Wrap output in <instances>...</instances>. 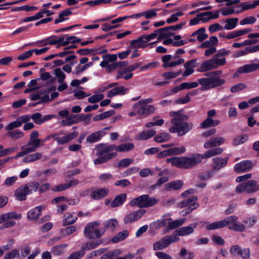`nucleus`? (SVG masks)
Returning a JSON list of instances; mask_svg holds the SVG:
<instances>
[{"instance_id":"1","label":"nucleus","mask_w":259,"mask_h":259,"mask_svg":"<svg viewBox=\"0 0 259 259\" xmlns=\"http://www.w3.org/2000/svg\"><path fill=\"white\" fill-rule=\"evenodd\" d=\"M169 115L172 117L171 120L172 125L168 129L170 133H177L179 136H183L192 129V123L187 122L188 116L181 111H171Z\"/></svg>"},{"instance_id":"2","label":"nucleus","mask_w":259,"mask_h":259,"mask_svg":"<svg viewBox=\"0 0 259 259\" xmlns=\"http://www.w3.org/2000/svg\"><path fill=\"white\" fill-rule=\"evenodd\" d=\"M173 166L183 169H190L201 162L200 154L195 153L188 156L172 157L166 159Z\"/></svg>"},{"instance_id":"3","label":"nucleus","mask_w":259,"mask_h":259,"mask_svg":"<svg viewBox=\"0 0 259 259\" xmlns=\"http://www.w3.org/2000/svg\"><path fill=\"white\" fill-rule=\"evenodd\" d=\"M222 71L218 70L207 73V78H202L198 79V82L202 87L200 90L203 91L212 89L221 85L225 83V80L221 79L220 75Z\"/></svg>"},{"instance_id":"4","label":"nucleus","mask_w":259,"mask_h":259,"mask_svg":"<svg viewBox=\"0 0 259 259\" xmlns=\"http://www.w3.org/2000/svg\"><path fill=\"white\" fill-rule=\"evenodd\" d=\"M238 218L236 216L233 215L227 217L225 219L212 223L206 226L207 230H211L217 229L222 228L228 225H230L229 228L231 229L235 230L236 231H242L243 227L237 224V220Z\"/></svg>"},{"instance_id":"5","label":"nucleus","mask_w":259,"mask_h":259,"mask_svg":"<svg viewBox=\"0 0 259 259\" xmlns=\"http://www.w3.org/2000/svg\"><path fill=\"white\" fill-rule=\"evenodd\" d=\"M134 148L135 145L132 143H127L118 146L114 144L101 145L99 146L97 148V155H102L105 153L110 152L113 150H115L119 152H127L132 150Z\"/></svg>"},{"instance_id":"6","label":"nucleus","mask_w":259,"mask_h":259,"mask_svg":"<svg viewBox=\"0 0 259 259\" xmlns=\"http://www.w3.org/2000/svg\"><path fill=\"white\" fill-rule=\"evenodd\" d=\"M158 200L154 197H150L148 195H143L132 199L130 205L131 206H138L139 208H147L157 204Z\"/></svg>"},{"instance_id":"7","label":"nucleus","mask_w":259,"mask_h":259,"mask_svg":"<svg viewBox=\"0 0 259 259\" xmlns=\"http://www.w3.org/2000/svg\"><path fill=\"white\" fill-rule=\"evenodd\" d=\"M21 218L22 215L15 211L0 215V224H3L2 228H8L15 226L16 224L15 220H19Z\"/></svg>"},{"instance_id":"8","label":"nucleus","mask_w":259,"mask_h":259,"mask_svg":"<svg viewBox=\"0 0 259 259\" xmlns=\"http://www.w3.org/2000/svg\"><path fill=\"white\" fill-rule=\"evenodd\" d=\"M100 223L98 222H94L89 223L84 228L83 232L85 236L89 239H95L101 237L105 231L98 229Z\"/></svg>"},{"instance_id":"9","label":"nucleus","mask_w":259,"mask_h":259,"mask_svg":"<svg viewBox=\"0 0 259 259\" xmlns=\"http://www.w3.org/2000/svg\"><path fill=\"white\" fill-rule=\"evenodd\" d=\"M180 240V238L176 235H166L163 237L160 241L153 244V247L154 250H161L167 247L170 243Z\"/></svg>"},{"instance_id":"10","label":"nucleus","mask_w":259,"mask_h":259,"mask_svg":"<svg viewBox=\"0 0 259 259\" xmlns=\"http://www.w3.org/2000/svg\"><path fill=\"white\" fill-rule=\"evenodd\" d=\"M145 212L146 210L142 209L130 212L125 215L123 222L124 224H128L136 222L140 219Z\"/></svg>"},{"instance_id":"11","label":"nucleus","mask_w":259,"mask_h":259,"mask_svg":"<svg viewBox=\"0 0 259 259\" xmlns=\"http://www.w3.org/2000/svg\"><path fill=\"white\" fill-rule=\"evenodd\" d=\"M46 92V90L41 89L38 91L37 92L30 95V99L32 101L39 100V101L37 103H35L34 105L50 102L49 95L48 94H45Z\"/></svg>"},{"instance_id":"12","label":"nucleus","mask_w":259,"mask_h":259,"mask_svg":"<svg viewBox=\"0 0 259 259\" xmlns=\"http://www.w3.org/2000/svg\"><path fill=\"white\" fill-rule=\"evenodd\" d=\"M153 35H143L136 39L132 40L130 44L135 48H145L148 45L147 44L152 39Z\"/></svg>"},{"instance_id":"13","label":"nucleus","mask_w":259,"mask_h":259,"mask_svg":"<svg viewBox=\"0 0 259 259\" xmlns=\"http://www.w3.org/2000/svg\"><path fill=\"white\" fill-rule=\"evenodd\" d=\"M173 59V56L171 55H166L163 56L162 58V61L163 62V67L164 68H171L175 67L177 65H179L182 64L184 62V59L182 58H179L177 60H175L171 62H169V61L171 59Z\"/></svg>"},{"instance_id":"14","label":"nucleus","mask_w":259,"mask_h":259,"mask_svg":"<svg viewBox=\"0 0 259 259\" xmlns=\"http://www.w3.org/2000/svg\"><path fill=\"white\" fill-rule=\"evenodd\" d=\"M225 139L222 137H215L210 138L204 144L205 149L217 147L224 143Z\"/></svg>"},{"instance_id":"15","label":"nucleus","mask_w":259,"mask_h":259,"mask_svg":"<svg viewBox=\"0 0 259 259\" xmlns=\"http://www.w3.org/2000/svg\"><path fill=\"white\" fill-rule=\"evenodd\" d=\"M259 191V186L255 180H248L244 182V192L247 193H253Z\"/></svg>"},{"instance_id":"16","label":"nucleus","mask_w":259,"mask_h":259,"mask_svg":"<svg viewBox=\"0 0 259 259\" xmlns=\"http://www.w3.org/2000/svg\"><path fill=\"white\" fill-rule=\"evenodd\" d=\"M78 133L77 132L70 133L63 137L58 136V135L57 134V137H55V141L57 142L58 144L63 145L67 143L73 139L76 138L78 136Z\"/></svg>"},{"instance_id":"17","label":"nucleus","mask_w":259,"mask_h":259,"mask_svg":"<svg viewBox=\"0 0 259 259\" xmlns=\"http://www.w3.org/2000/svg\"><path fill=\"white\" fill-rule=\"evenodd\" d=\"M229 157L224 158L220 157L213 158L212 161V168L215 170H219L226 166Z\"/></svg>"},{"instance_id":"18","label":"nucleus","mask_w":259,"mask_h":259,"mask_svg":"<svg viewBox=\"0 0 259 259\" xmlns=\"http://www.w3.org/2000/svg\"><path fill=\"white\" fill-rule=\"evenodd\" d=\"M197 223L192 224L189 226L182 227L176 231L177 236H185L192 234L196 228Z\"/></svg>"},{"instance_id":"19","label":"nucleus","mask_w":259,"mask_h":259,"mask_svg":"<svg viewBox=\"0 0 259 259\" xmlns=\"http://www.w3.org/2000/svg\"><path fill=\"white\" fill-rule=\"evenodd\" d=\"M198 197L196 196H193L187 199L184 200L179 203V206L180 208L186 207H195L197 208L199 204L197 202Z\"/></svg>"},{"instance_id":"20","label":"nucleus","mask_w":259,"mask_h":259,"mask_svg":"<svg viewBox=\"0 0 259 259\" xmlns=\"http://www.w3.org/2000/svg\"><path fill=\"white\" fill-rule=\"evenodd\" d=\"M99 157L94 160V162L96 165L101 164L115 157L116 153H105L102 155H98Z\"/></svg>"},{"instance_id":"21","label":"nucleus","mask_w":259,"mask_h":259,"mask_svg":"<svg viewBox=\"0 0 259 259\" xmlns=\"http://www.w3.org/2000/svg\"><path fill=\"white\" fill-rule=\"evenodd\" d=\"M219 17V11H215L213 13L212 11L205 12L202 13L197 14V17L202 18V21L203 22H206L210 19H217Z\"/></svg>"},{"instance_id":"22","label":"nucleus","mask_w":259,"mask_h":259,"mask_svg":"<svg viewBox=\"0 0 259 259\" xmlns=\"http://www.w3.org/2000/svg\"><path fill=\"white\" fill-rule=\"evenodd\" d=\"M28 190L25 185L22 186L15 190V196L20 201L25 200L26 199V196L29 194Z\"/></svg>"},{"instance_id":"23","label":"nucleus","mask_w":259,"mask_h":259,"mask_svg":"<svg viewBox=\"0 0 259 259\" xmlns=\"http://www.w3.org/2000/svg\"><path fill=\"white\" fill-rule=\"evenodd\" d=\"M27 118L26 117H24V115L19 117L15 121L10 123L6 127V130L11 131L15 128L21 126L23 123L27 122V120H28Z\"/></svg>"},{"instance_id":"24","label":"nucleus","mask_w":259,"mask_h":259,"mask_svg":"<svg viewBox=\"0 0 259 259\" xmlns=\"http://www.w3.org/2000/svg\"><path fill=\"white\" fill-rule=\"evenodd\" d=\"M128 89L123 86H117L109 91L107 97L109 98H112L113 96L118 95H124L126 93Z\"/></svg>"},{"instance_id":"25","label":"nucleus","mask_w":259,"mask_h":259,"mask_svg":"<svg viewBox=\"0 0 259 259\" xmlns=\"http://www.w3.org/2000/svg\"><path fill=\"white\" fill-rule=\"evenodd\" d=\"M105 134L106 133L104 130L96 132L88 136L87 141L90 143H96L99 141Z\"/></svg>"},{"instance_id":"26","label":"nucleus","mask_w":259,"mask_h":259,"mask_svg":"<svg viewBox=\"0 0 259 259\" xmlns=\"http://www.w3.org/2000/svg\"><path fill=\"white\" fill-rule=\"evenodd\" d=\"M224 151V149L221 147L215 148H211L210 150L206 151L203 154H201V160L203 159L208 158L211 157L219 155L221 154Z\"/></svg>"},{"instance_id":"27","label":"nucleus","mask_w":259,"mask_h":259,"mask_svg":"<svg viewBox=\"0 0 259 259\" xmlns=\"http://www.w3.org/2000/svg\"><path fill=\"white\" fill-rule=\"evenodd\" d=\"M109 190L107 188H101L92 192L91 194V197L94 199L97 200L105 197L108 193Z\"/></svg>"},{"instance_id":"28","label":"nucleus","mask_w":259,"mask_h":259,"mask_svg":"<svg viewBox=\"0 0 259 259\" xmlns=\"http://www.w3.org/2000/svg\"><path fill=\"white\" fill-rule=\"evenodd\" d=\"M44 207V206H38L29 211L27 213L28 219L30 220L37 219L41 214V211Z\"/></svg>"},{"instance_id":"29","label":"nucleus","mask_w":259,"mask_h":259,"mask_svg":"<svg viewBox=\"0 0 259 259\" xmlns=\"http://www.w3.org/2000/svg\"><path fill=\"white\" fill-rule=\"evenodd\" d=\"M63 40V37H58L56 36L53 35L47 37L46 39H42L39 42L42 43V46H46L48 45H55L60 44Z\"/></svg>"},{"instance_id":"30","label":"nucleus","mask_w":259,"mask_h":259,"mask_svg":"<svg viewBox=\"0 0 259 259\" xmlns=\"http://www.w3.org/2000/svg\"><path fill=\"white\" fill-rule=\"evenodd\" d=\"M155 110V107L152 105L143 106L139 108L137 113L140 115L147 116L149 114L154 113Z\"/></svg>"},{"instance_id":"31","label":"nucleus","mask_w":259,"mask_h":259,"mask_svg":"<svg viewBox=\"0 0 259 259\" xmlns=\"http://www.w3.org/2000/svg\"><path fill=\"white\" fill-rule=\"evenodd\" d=\"M156 134V132L154 130L143 131L138 134L136 139L138 140H147L155 136Z\"/></svg>"},{"instance_id":"32","label":"nucleus","mask_w":259,"mask_h":259,"mask_svg":"<svg viewBox=\"0 0 259 259\" xmlns=\"http://www.w3.org/2000/svg\"><path fill=\"white\" fill-rule=\"evenodd\" d=\"M218 45V39L215 36H212L209 37V40L202 42L200 47L202 48H209L215 47Z\"/></svg>"},{"instance_id":"33","label":"nucleus","mask_w":259,"mask_h":259,"mask_svg":"<svg viewBox=\"0 0 259 259\" xmlns=\"http://www.w3.org/2000/svg\"><path fill=\"white\" fill-rule=\"evenodd\" d=\"M42 145V144H38L28 141L26 145H24L21 147V149H24L27 154H28V153L35 151L38 147Z\"/></svg>"},{"instance_id":"34","label":"nucleus","mask_w":259,"mask_h":259,"mask_svg":"<svg viewBox=\"0 0 259 259\" xmlns=\"http://www.w3.org/2000/svg\"><path fill=\"white\" fill-rule=\"evenodd\" d=\"M75 115L73 114L71 115L70 118L68 119V122L69 124H72L74 123L79 122L82 121L89 120L91 117V114L84 115L83 114H80L77 115V117L75 120H73L72 118L74 117Z\"/></svg>"},{"instance_id":"35","label":"nucleus","mask_w":259,"mask_h":259,"mask_svg":"<svg viewBox=\"0 0 259 259\" xmlns=\"http://www.w3.org/2000/svg\"><path fill=\"white\" fill-rule=\"evenodd\" d=\"M126 199V194L125 193H121L117 196L112 201L111 206L112 207H116L121 205Z\"/></svg>"},{"instance_id":"36","label":"nucleus","mask_w":259,"mask_h":259,"mask_svg":"<svg viewBox=\"0 0 259 259\" xmlns=\"http://www.w3.org/2000/svg\"><path fill=\"white\" fill-rule=\"evenodd\" d=\"M60 37H63V40L60 43V44L58 45V47L60 46H65L70 43L75 44L81 40L80 38H77L76 36H70L65 38L66 35H64Z\"/></svg>"},{"instance_id":"37","label":"nucleus","mask_w":259,"mask_h":259,"mask_svg":"<svg viewBox=\"0 0 259 259\" xmlns=\"http://www.w3.org/2000/svg\"><path fill=\"white\" fill-rule=\"evenodd\" d=\"M183 184L181 181H174L166 184L164 186V189L166 191H170L171 189L179 190L182 187Z\"/></svg>"},{"instance_id":"38","label":"nucleus","mask_w":259,"mask_h":259,"mask_svg":"<svg viewBox=\"0 0 259 259\" xmlns=\"http://www.w3.org/2000/svg\"><path fill=\"white\" fill-rule=\"evenodd\" d=\"M194 64L195 61L194 60H190L185 63L184 66L186 70L183 73V76H188L194 72V70L193 68L195 67Z\"/></svg>"},{"instance_id":"39","label":"nucleus","mask_w":259,"mask_h":259,"mask_svg":"<svg viewBox=\"0 0 259 259\" xmlns=\"http://www.w3.org/2000/svg\"><path fill=\"white\" fill-rule=\"evenodd\" d=\"M238 21L237 18H229L222 22V23H226L224 29L231 30L234 29L237 25Z\"/></svg>"},{"instance_id":"40","label":"nucleus","mask_w":259,"mask_h":259,"mask_svg":"<svg viewBox=\"0 0 259 259\" xmlns=\"http://www.w3.org/2000/svg\"><path fill=\"white\" fill-rule=\"evenodd\" d=\"M129 235L127 230H124L117 234L111 239L113 243H117L125 239Z\"/></svg>"},{"instance_id":"41","label":"nucleus","mask_w":259,"mask_h":259,"mask_svg":"<svg viewBox=\"0 0 259 259\" xmlns=\"http://www.w3.org/2000/svg\"><path fill=\"white\" fill-rule=\"evenodd\" d=\"M121 254L120 249H114L103 254L100 259H114Z\"/></svg>"},{"instance_id":"42","label":"nucleus","mask_w":259,"mask_h":259,"mask_svg":"<svg viewBox=\"0 0 259 259\" xmlns=\"http://www.w3.org/2000/svg\"><path fill=\"white\" fill-rule=\"evenodd\" d=\"M213 63L212 59L204 61L201 64L200 71L205 72L215 69Z\"/></svg>"},{"instance_id":"43","label":"nucleus","mask_w":259,"mask_h":259,"mask_svg":"<svg viewBox=\"0 0 259 259\" xmlns=\"http://www.w3.org/2000/svg\"><path fill=\"white\" fill-rule=\"evenodd\" d=\"M42 155L41 153H34L31 154L25 157L23 159V162L25 163L32 162L34 161L39 160L41 158Z\"/></svg>"},{"instance_id":"44","label":"nucleus","mask_w":259,"mask_h":259,"mask_svg":"<svg viewBox=\"0 0 259 259\" xmlns=\"http://www.w3.org/2000/svg\"><path fill=\"white\" fill-rule=\"evenodd\" d=\"M24 117H28L27 118L28 120H27V122H29L31 119H32L35 123L41 124L43 123L42 118L41 117V115L39 113H35L32 115H24Z\"/></svg>"},{"instance_id":"45","label":"nucleus","mask_w":259,"mask_h":259,"mask_svg":"<svg viewBox=\"0 0 259 259\" xmlns=\"http://www.w3.org/2000/svg\"><path fill=\"white\" fill-rule=\"evenodd\" d=\"M101 242L100 241H94L87 242L81 247V249L84 251L89 250L91 249H93L98 247L100 244Z\"/></svg>"},{"instance_id":"46","label":"nucleus","mask_w":259,"mask_h":259,"mask_svg":"<svg viewBox=\"0 0 259 259\" xmlns=\"http://www.w3.org/2000/svg\"><path fill=\"white\" fill-rule=\"evenodd\" d=\"M105 230L107 229L113 231L118 225V221L115 219H110L104 224Z\"/></svg>"},{"instance_id":"47","label":"nucleus","mask_w":259,"mask_h":259,"mask_svg":"<svg viewBox=\"0 0 259 259\" xmlns=\"http://www.w3.org/2000/svg\"><path fill=\"white\" fill-rule=\"evenodd\" d=\"M170 138V135L167 133H162L156 135L154 140L155 142L158 143H163Z\"/></svg>"},{"instance_id":"48","label":"nucleus","mask_w":259,"mask_h":259,"mask_svg":"<svg viewBox=\"0 0 259 259\" xmlns=\"http://www.w3.org/2000/svg\"><path fill=\"white\" fill-rule=\"evenodd\" d=\"M68 245L65 243L60 245L53 246L52 248L51 251L54 254L56 255H59L64 253V249Z\"/></svg>"},{"instance_id":"49","label":"nucleus","mask_w":259,"mask_h":259,"mask_svg":"<svg viewBox=\"0 0 259 259\" xmlns=\"http://www.w3.org/2000/svg\"><path fill=\"white\" fill-rule=\"evenodd\" d=\"M166 28H159L155 30L153 33H151L150 35H154L152 37V39L157 37L158 40H161L165 38V33H164L165 31Z\"/></svg>"},{"instance_id":"50","label":"nucleus","mask_w":259,"mask_h":259,"mask_svg":"<svg viewBox=\"0 0 259 259\" xmlns=\"http://www.w3.org/2000/svg\"><path fill=\"white\" fill-rule=\"evenodd\" d=\"M179 255L182 257L183 259H193L195 256L193 252L188 251L185 248H182L181 249Z\"/></svg>"},{"instance_id":"51","label":"nucleus","mask_w":259,"mask_h":259,"mask_svg":"<svg viewBox=\"0 0 259 259\" xmlns=\"http://www.w3.org/2000/svg\"><path fill=\"white\" fill-rule=\"evenodd\" d=\"M31 248L28 245H25L21 247L19 252L18 259H22L26 257L30 252Z\"/></svg>"},{"instance_id":"52","label":"nucleus","mask_w":259,"mask_h":259,"mask_svg":"<svg viewBox=\"0 0 259 259\" xmlns=\"http://www.w3.org/2000/svg\"><path fill=\"white\" fill-rule=\"evenodd\" d=\"M71 14L72 12L69 9H67L62 11L59 15V18L55 20V23L58 24L64 20H66L67 19L64 18V17L68 16L71 15Z\"/></svg>"},{"instance_id":"53","label":"nucleus","mask_w":259,"mask_h":259,"mask_svg":"<svg viewBox=\"0 0 259 259\" xmlns=\"http://www.w3.org/2000/svg\"><path fill=\"white\" fill-rule=\"evenodd\" d=\"M64 224L65 225L72 224L74 223L77 219L76 217L73 216L69 212L66 213L64 215Z\"/></svg>"},{"instance_id":"54","label":"nucleus","mask_w":259,"mask_h":259,"mask_svg":"<svg viewBox=\"0 0 259 259\" xmlns=\"http://www.w3.org/2000/svg\"><path fill=\"white\" fill-rule=\"evenodd\" d=\"M259 69V64L251 63L244 65V73L253 72Z\"/></svg>"},{"instance_id":"55","label":"nucleus","mask_w":259,"mask_h":259,"mask_svg":"<svg viewBox=\"0 0 259 259\" xmlns=\"http://www.w3.org/2000/svg\"><path fill=\"white\" fill-rule=\"evenodd\" d=\"M185 222V219H181L174 221H170L169 229L173 230L182 226Z\"/></svg>"},{"instance_id":"56","label":"nucleus","mask_w":259,"mask_h":259,"mask_svg":"<svg viewBox=\"0 0 259 259\" xmlns=\"http://www.w3.org/2000/svg\"><path fill=\"white\" fill-rule=\"evenodd\" d=\"M104 98L102 94H97L92 95L88 98V102L90 103H96L102 101Z\"/></svg>"},{"instance_id":"57","label":"nucleus","mask_w":259,"mask_h":259,"mask_svg":"<svg viewBox=\"0 0 259 259\" xmlns=\"http://www.w3.org/2000/svg\"><path fill=\"white\" fill-rule=\"evenodd\" d=\"M197 39L198 41L201 42L207 38L208 35L205 33V28L201 27L197 30Z\"/></svg>"},{"instance_id":"58","label":"nucleus","mask_w":259,"mask_h":259,"mask_svg":"<svg viewBox=\"0 0 259 259\" xmlns=\"http://www.w3.org/2000/svg\"><path fill=\"white\" fill-rule=\"evenodd\" d=\"M28 189L29 194L36 192L39 187V184L37 182H32L25 185Z\"/></svg>"},{"instance_id":"59","label":"nucleus","mask_w":259,"mask_h":259,"mask_svg":"<svg viewBox=\"0 0 259 259\" xmlns=\"http://www.w3.org/2000/svg\"><path fill=\"white\" fill-rule=\"evenodd\" d=\"M7 135L10 137V138L14 140L21 139L24 136V134L21 131H12L9 132Z\"/></svg>"},{"instance_id":"60","label":"nucleus","mask_w":259,"mask_h":259,"mask_svg":"<svg viewBox=\"0 0 259 259\" xmlns=\"http://www.w3.org/2000/svg\"><path fill=\"white\" fill-rule=\"evenodd\" d=\"M39 134L36 131H34L31 133L30 136V139L29 141H31L33 143H37L38 144H42V140L38 139Z\"/></svg>"},{"instance_id":"61","label":"nucleus","mask_w":259,"mask_h":259,"mask_svg":"<svg viewBox=\"0 0 259 259\" xmlns=\"http://www.w3.org/2000/svg\"><path fill=\"white\" fill-rule=\"evenodd\" d=\"M168 150L170 155L181 154L186 151V148L183 146L181 147L170 148Z\"/></svg>"},{"instance_id":"62","label":"nucleus","mask_w":259,"mask_h":259,"mask_svg":"<svg viewBox=\"0 0 259 259\" xmlns=\"http://www.w3.org/2000/svg\"><path fill=\"white\" fill-rule=\"evenodd\" d=\"M55 74L58 78V81L59 83H61L64 81L66 75L65 73L61 70L59 68H58L55 70Z\"/></svg>"},{"instance_id":"63","label":"nucleus","mask_w":259,"mask_h":259,"mask_svg":"<svg viewBox=\"0 0 259 259\" xmlns=\"http://www.w3.org/2000/svg\"><path fill=\"white\" fill-rule=\"evenodd\" d=\"M256 222V218L254 217H252L249 219H247L244 222V230L247 228H251Z\"/></svg>"},{"instance_id":"64","label":"nucleus","mask_w":259,"mask_h":259,"mask_svg":"<svg viewBox=\"0 0 259 259\" xmlns=\"http://www.w3.org/2000/svg\"><path fill=\"white\" fill-rule=\"evenodd\" d=\"M19 250L14 249L7 253L4 257V259H14L15 257L18 258Z\"/></svg>"}]
</instances>
